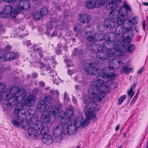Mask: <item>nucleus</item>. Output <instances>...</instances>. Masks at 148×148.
I'll list each match as a JSON object with an SVG mask.
<instances>
[{"mask_svg": "<svg viewBox=\"0 0 148 148\" xmlns=\"http://www.w3.org/2000/svg\"><path fill=\"white\" fill-rule=\"evenodd\" d=\"M106 75V73L105 75L103 73L102 75H99L88 90V95L95 101H100L104 96L103 93L110 90H112L117 87V84L114 82L110 84L109 86L104 84L111 80L114 77H110V78L107 79Z\"/></svg>", "mask_w": 148, "mask_h": 148, "instance_id": "f257e3e1", "label": "nucleus"}, {"mask_svg": "<svg viewBox=\"0 0 148 148\" xmlns=\"http://www.w3.org/2000/svg\"><path fill=\"white\" fill-rule=\"evenodd\" d=\"M35 100V96L32 95H30L25 100L24 103H19L17 104L14 108L13 112L14 114L16 116V119L20 121L13 120L12 121V124L15 127H18L20 126L22 128H27V123H24L23 120L27 119L28 115H30L31 114L29 112L31 110L26 108L25 106H30Z\"/></svg>", "mask_w": 148, "mask_h": 148, "instance_id": "f03ea898", "label": "nucleus"}, {"mask_svg": "<svg viewBox=\"0 0 148 148\" xmlns=\"http://www.w3.org/2000/svg\"><path fill=\"white\" fill-rule=\"evenodd\" d=\"M1 101H5L7 105L14 106L18 102H21L26 98L25 90L14 86L11 87L10 90H4L0 93Z\"/></svg>", "mask_w": 148, "mask_h": 148, "instance_id": "7ed1b4c3", "label": "nucleus"}, {"mask_svg": "<svg viewBox=\"0 0 148 148\" xmlns=\"http://www.w3.org/2000/svg\"><path fill=\"white\" fill-rule=\"evenodd\" d=\"M111 45L110 43V45ZM113 45L112 48L108 49L105 48V46L103 45V48H102L100 45H93V48L91 49L92 52H96V57L97 59L101 61L104 60L110 59V58L114 56H118L121 54L120 51L116 50L115 52L114 45Z\"/></svg>", "mask_w": 148, "mask_h": 148, "instance_id": "20e7f679", "label": "nucleus"}, {"mask_svg": "<svg viewBox=\"0 0 148 148\" xmlns=\"http://www.w3.org/2000/svg\"><path fill=\"white\" fill-rule=\"evenodd\" d=\"M122 30H120L118 28L116 29V34L117 36L118 35L120 36L121 38L117 41H114L110 42L111 45H114L115 52H116V50L121 51V54L119 56L122 55L123 51L121 49V47L124 48L129 53L132 52L135 48V47L134 45H129L131 42V39L128 36L127 37H123V34L122 33Z\"/></svg>", "mask_w": 148, "mask_h": 148, "instance_id": "39448f33", "label": "nucleus"}, {"mask_svg": "<svg viewBox=\"0 0 148 148\" xmlns=\"http://www.w3.org/2000/svg\"><path fill=\"white\" fill-rule=\"evenodd\" d=\"M88 97H85L84 98L83 103L85 105V108L86 109L90 110L87 111L86 113V116L88 119H93L96 117V115L92 111H96L95 109L96 106L94 102H96L90 97L88 95Z\"/></svg>", "mask_w": 148, "mask_h": 148, "instance_id": "423d86ee", "label": "nucleus"}, {"mask_svg": "<svg viewBox=\"0 0 148 148\" xmlns=\"http://www.w3.org/2000/svg\"><path fill=\"white\" fill-rule=\"evenodd\" d=\"M112 59V61H110V64H111V66L109 67H106L103 68L102 71V73L105 74L106 73V77H107V79L110 78V77H114V74L112 73H108L109 71L112 70L114 69H116L119 68L121 66L122 64V61L120 60H116L115 59H112V58H110V60Z\"/></svg>", "mask_w": 148, "mask_h": 148, "instance_id": "0eeeda50", "label": "nucleus"}, {"mask_svg": "<svg viewBox=\"0 0 148 148\" xmlns=\"http://www.w3.org/2000/svg\"><path fill=\"white\" fill-rule=\"evenodd\" d=\"M125 8H121L119 12L116 10L111 11L109 13V16L112 19H115L119 15L123 16H126L128 14V11H131V8L128 4L125 3L124 5Z\"/></svg>", "mask_w": 148, "mask_h": 148, "instance_id": "6e6552de", "label": "nucleus"}, {"mask_svg": "<svg viewBox=\"0 0 148 148\" xmlns=\"http://www.w3.org/2000/svg\"><path fill=\"white\" fill-rule=\"evenodd\" d=\"M52 99L50 96L45 97L43 100L39 102L37 105V108L40 112H44L50 110V104L52 103Z\"/></svg>", "mask_w": 148, "mask_h": 148, "instance_id": "1a4fd4ad", "label": "nucleus"}, {"mask_svg": "<svg viewBox=\"0 0 148 148\" xmlns=\"http://www.w3.org/2000/svg\"><path fill=\"white\" fill-rule=\"evenodd\" d=\"M58 112V108L55 106L51 107V110L45 111L43 112L41 116V119L45 123H49L51 120L50 114H51L53 116H55Z\"/></svg>", "mask_w": 148, "mask_h": 148, "instance_id": "9d476101", "label": "nucleus"}, {"mask_svg": "<svg viewBox=\"0 0 148 148\" xmlns=\"http://www.w3.org/2000/svg\"><path fill=\"white\" fill-rule=\"evenodd\" d=\"M29 7L28 2L26 1H21L20 2L19 5L16 6L15 9L10 13V15L13 18L16 17L18 13L21 12L23 10L27 9Z\"/></svg>", "mask_w": 148, "mask_h": 148, "instance_id": "9b49d317", "label": "nucleus"}, {"mask_svg": "<svg viewBox=\"0 0 148 148\" xmlns=\"http://www.w3.org/2000/svg\"><path fill=\"white\" fill-rule=\"evenodd\" d=\"M89 123V121L87 119H84L82 117H78L74 121V124L78 128L80 127H85Z\"/></svg>", "mask_w": 148, "mask_h": 148, "instance_id": "f8f14e48", "label": "nucleus"}, {"mask_svg": "<svg viewBox=\"0 0 148 148\" xmlns=\"http://www.w3.org/2000/svg\"><path fill=\"white\" fill-rule=\"evenodd\" d=\"M85 71L87 73L90 74V75H95L98 72H99V75H102L100 73L101 70L99 69H98L97 68L95 67L94 66L90 64H88L86 66L85 69Z\"/></svg>", "mask_w": 148, "mask_h": 148, "instance_id": "ddd939ff", "label": "nucleus"}, {"mask_svg": "<svg viewBox=\"0 0 148 148\" xmlns=\"http://www.w3.org/2000/svg\"><path fill=\"white\" fill-rule=\"evenodd\" d=\"M64 125H60L58 123L53 130V133L54 135H61L62 133L66 134L65 128H66Z\"/></svg>", "mask_w": 148, "mask_h": 148, "instance_id": "4468645a", "label": "nucleus"}, {"mask_svg": "<svg viewBox=\"0 0 148 148\" xmlns=\"http://www.w3.org/2000/svg\"><path fill=\"white\" fill-rule=\"evenodd\" d=\"M15 57V54L12 52L3 53L0 55V61H4L14 59Z\"/></svg>", "mask_w": 148, "mask_h": 148, "instance_id": "2eb2a0df", "label": "nucleus"}, {"mask_svg": "<svg viewBox=\"0 0 148 148\" xmlns=\"http://www.w3.org/2000/svg\"><path fill=\"white\" fill-rule=\"evenodd\" d=\"M78 128L73 123L70 124L67 128H65L66 134L68 133L69 135L74 134L76 132Z\"/></svg>", "mask_w": 148, "mask_h": 148, "instance_id": "dca6fc26", "label": "nucleus"}, {"mask_svg": "<svg viewBox=\"0 0 148 148\" xmlns=\"http://www.w3.org/2000/svg\"><path fill=\"white\" fill-rule=\"evenodd\" d=\"M61 114L62 115L60 116L59 118L60 122H59L58 123L60 124V125H64L66 127H67L65 124L68 123L70 119L68 116H67L65 112H62Z\"/></svg>", "mask_w": 148, "mask_h": 148, "instance_id": "f3484780", "label": "nucleus"}, {"mask_svg": "<svg viewBox=\"0 0 148 148\" xmlns=\"http://www.w3.org/2000/svg\"><path fill=\"white\" fill-rule=\"evenodd\" d=\"M42 140L44 143L49 145L52 143L53 139L51 136L48 135L42 137Z\"/></svg>", "mask_w": 148, "mask_h": 148, "instance_id": "a211bd4d", "label": "nucleus"}, {"mask_svg": "<svg viewBox=\"0 0 148 148\" xmlns=\"http://www.w3.org/2000/svg\"><path fill=\"white\" fill-rule=\"evenodd\" d=\"M29 128L28 130V134L29 137L33 139H35L37 138L38 133L36 130L32 127H30V126H29Z\"/></svg>", "mask_w": 148, "mask_h": 148, "instance_id": "6ab92c4d", "label": "nucleus"}, {"mask_svg": "<svg viewBox=\"0 0 148 148\" xmlns=\"http://www.w3.org/2000/svg\"><path fill=\"white\" fill-rule=\"evenodd\" d=\"M104 23L105 27L109 29L113 28L115 24L114 21L109 18H107L105 19L104 21Z\"/></svg>", "mask_w": 148, "mask_h": 148, "instance_id": "aec40b11", "label": "nucleus"}, {"mask_svg": "<svg viewBox=\"0 0 148 148\" xmlns=\"http://www.w3.org/2000/svg\"><path fill=\"white\" fill-rule=\"evenodd\" d=\"M87 40L91 43H94L97 42L98 40L101 41V39L99 38L98 36V34H96L94 36H90L87 38Z\"/></svg>", "mask_w": 148, "mask_h": 148, "instance_id": "412c9836", "label": "nucleus"}, {"mask_svg": "<svg viewBox=\"0 0 148 148\" xmlns=\"http://www.w3.org/2000/svg\"><path fill=\"white\" fill-rule=\"evenodd\" d=\"M111 0H106V1L109 4H107L106 6L107 9L108 10L113 9L116 8L117 4L114 2V1H111Z\"/></svg>", "mask_w": 148, "mask_h": 148, "instance_id": "4be33fe9", "label": "nucleus"}, {"mask_svg": "<svg viewBox=\"0 0 148 148\" xmlns=\"http://www.w3.org/2000/svg\"><path fill=\"white\" fill-rule=\"evenodd\" d=\"M44 123L42 121L38 120L36 121L33 124L34 129L36 130H40Z\"/></svg>", "mask_w": 148, "mask_h": 148, "instance_id": "5701e85b", "label": "nucleus"}, {"mask_svg": "<svg viewBox=\"0 0 148 148\" xmlns=\"http://www.w3.org/2000/svg\"><path fill=\"white\" fill-rule=\"evenodd\" d=\"M90 16L86 14L81 15L79 18V19L81 22L83 23H88L90 20Z\"/></svg>", "mask_w": 148, "mask_h": 148, "instance_id": "b1692460", "label": "nucleus"}, {"mask_svg": "<svg viewBox=\"0 0 148 148\" xmlns=\"http://www.w3.org/2000/svg\"><path fill=\"white\" fill-rule=\"evenodd\" d=\"M86 7L88 8L91 9L95 7V0H88L86 3Z\"/></svg>", "mask_w": 148, "mask_h": 148, "instance_id": "393cba45", "label": "nucleus"}, {"mask_svg": "<svg viewBox=\"0 0 148 148\" xmlns=\"http://www.w3.org/2000/svg\"><path fill=\"white\" fill-rule=\"evenodd\" d=\"M40 134L42 135H45L48 133L49 131V128L47 125L44 123L41 129Z\"/></svg>", "mask_w": 148, "mask_h": 148, "instance_id": "a878e982", "label": "nucleus"}, {"mask_svg": "<svg viewBox=\"0 0 148 148\" xmlns=\"http://www.w3.org/2000/svg\"><path fill=\"white\" fill-rule=\"evenodd\" d=\"M132 68L129 67L127 66H123L121 69L120 72L121 73H128L132 71Z\"/></svg>", "mask_w": 148, "mask_h": 148, "instance_id": "bb28decb", "label": "nucleus"}, {"mask_svg": "<svg viewBox=\"0 0 148 148\" xmlns=\"http://www.w3.org/2000/svg\"><path fill=\"white\" fill-rule=\"evenodd\" d=\"M106 0H95L96 8H99L103 6L105 4Z\"/></svg>", "mask_w": 148, "mask_h": 148, "instance_id": "cd10ccee", "label": "nucleus"}, {"mask_svg": "<svg viewBox=\"0 0 148 148\" xmlns=\"http://www.w3.org/2000/svg\"><path fill=\"white\" fill-rule=\"evenodd\" d=\"M3 10L4 12H5L6 14H9L13 10V7L11 5H7L5 7Z\"/></svg>", "mask_w": 148, "mask_h": 148, "instance_id": "c85d7f7f", "label": "nucleus"}, {"mask_svg": "<svg viewBox=\"0 0 148 148\" xmlns=\"http://www.w3.org/2000/svg\"><path fill=\"white\" fill-rule=\"evenodd\" d=\"M73 112L74 111L72 107H70L67 110L66 113H65V114L67 116L69 117L70 119V116L73 114Z\"/></svg>", "mask_w": 148, "mask_h": 148, "instance_id": "c756f323", "label": "nucleus"}, {"mask_svg": "<svg viewBox=\"0 0 148 148\" xmlns=\"http://www.w3.org/2000/svg\"><path fill=\"white\" fill-rule=\"evenodd\" d=\"M119 15L120 16H121V17H119L118 18L117 20V23L118 25L121 26L123 25L125 21V20L123 18V17L124 16H120V15Z\"/></svg>", "mask_w": 148, "mask_h": 148, "instance_id": "7c9ffc66", "label": "nucleus"}, {"mask_svg": "<svg viewBox=\"0 0 148 148\" xmlns=\"http://www.w3.org/2000/svg\"><path fill=\"white\" fill-rule=\"evenodd\" d=\"M136 86V85L135 84H133L129 90L128 92V95L129 96H130L131 97V98L133 96V95L134 93H133V88H134Z\"/></svg>", "mask_w": 148, "mask_h": 148, "instance_id": "2f4dec72", "label": "nucleus"}, {"mask_svg": "<svg viewBox=\"0 0 148 148\" xmlns=\"http://www.w3.org/2000/svg\"><path fill=\"white\" fill-rule=\"evenodd\" d=\"M128 22L129 23H131L132 25H136L138 23V19L137 16H134L132 20H129Z\"/></svg>", "mask_w": 148, "mask_h": 148, "instance_id": "473e14b6", "label": "nucleus"}, {"mask_svg": "<svg viewBox=\"0 0 148 148\" xmlns=\"http://www.w3.org/2000/svg\"><path fill=\"white\" fill-rule=\"evenodd\" d=\"M110 34H106L105 36H104L103 38L104 40L107 41L106 42V44L107 45H108V44H107V42H110L111 41L110 38Z\"/></svg>", "mask_w": 148, "mask_h": 148, "instance_id": "72a5a7b5", "label": "nucleus"}, {"mask_svg": "<svg viewBox=\"0 0 148 148\" xmlns=\"http://www.w3.org/2000/svg\"><path fill=\"white\" fill-rule=\"evenodd\" d=\"M47 9L46 8H42L40 11V14L41 15H45L47 13Z\"/></svg>", "mask_w": 148, "mask_h": 148, "instance_id": "f704fd0d", "label": "nucleus"}, {"mask_svg": "<svg viewBox=\"0 0 148 148\" xmlns=\"http://www.w3.org/2000/svg\"><path fill=\"white\" fill-rule=\"evenodd\" d=\"M55 136V141L57 143H60L62 139L61 135H56Z\"/></svg>", "mask_w": 148, "mask_h": 148, "instance_id": "c9c22d12", "label": "nucleus"}, {"mask_svg": "<svg viewBox=\"0 0 148 148\" xmlns=\"http://www.w3.org/2000/svg\"><path fill=\"white\" fill-rule=\"evenodd\" d=\"M126 95H124L121 97L120 98H119V99L118 102V104L119 105H121L123 101L126 98Z\"/></svg>", "mask_w": 148, "mask_h": 148, "instance_id": "e433bc0d", "label": "nucleus"}, {"mask_svg": "<svg viewBox=\"0 0 148 148\" xmlns=\"http://www.w3.org/2000/svg\"><path fill=\"white\" fill-rule=\"evenodd\" d=\"M41 15L38 13H36L34 14L33 17L36 20L39 19L41 17Z\"/></svg>", "mask_w": 148, "mask_h": 148, "instance_id": "4c0bfd02", "label": "nucleus"}, {"mask_svg": "<svg viewBox=\"0 0 148 148\" xmlns=\"http://www.w3.org/2000/svg\"><path fill=\"white\" fill-rule=\"evenodd\" d=\"M8 14H6L5 12L4 11V10L3 11L0 12V16L2 18H5L6 17Z\"/></svg>", "mask_w": 148, "mask_h": 148, "instance_id": "58836bf2", "label": "nucleus"}, {"mask_svg": "<svg viewBox=\"0 0 148 148\" xmlns=\"http://www.w3.org/2000/svg\"><path fill=\"white\" fill-rule=\"evenodd\" d=\"M5 87L4 85L2 83L0 82V93L3 92L4 90H6L5 89Z\"/></svg>", "mask_w": 148, "mask_h": 148, "instance_id": "ea45409f", "label": "nucleus"}, {"mask_svg": "<svg viewBox=\"0 0 148 148\" xmlns=\"http://www.w3.org/2000/svg\"><path fill=\"white\" fill-rule=\"evenodd\" d=\"M80 27H81L80 25L75 27L74 28V30L75 31L77 32H80L81 31L80 29Z\"/></svg>", "mask_w": 148, "mask_h": 148, "instance_id": "a19ab883", "label": "nucleus"}, {"mask_svg": "<svg viewBox=\"0 0 148 148\" xmlns=\"http://www.w3.org/2000/svg\"><path fill=\"white\" fill-rule=\"evenodd\" d=\"M139 92L138 91L137 92L136 95L134 96V97L132 99V102L133 103H134L136 101L137 98V96L139 94Z\"/></svg>", "mask_w": 148, "mask_h": 148, "instance_id": "79ce46f5", "label": "nucleus"}, {"mask_svg": "<svg viewBox=\"0 0 148 148\" xmlns=\"http://www.w3.org/2000/svg\"><path fill=\"white\" fill-rule=\"evenodd\" d=\"M74 73V71L73 70H69L68 71V74L70 75H72Z\"/></svg>", "mask_w": 148, "mask_h": 148, "instance_id": "37998d69", "label": "nucleus"}, {"mask_svg": "<svg viewBox=\"0 0 148 148\" xmlns=\"http://www.w3.org/2000/svg\"><path fill=\"white\" fill-rule=\"evenodd\" d=\"M40 86L41 87H43L45 85V83L42 82H40L39 83Z\"/></svg>", "mask_w": 148, "mask_h": 148, "instance_id": "c03bdc74", "label": "nucleus"}, {"mask_svg": "<svg viewBox=\"0 0 148 148\" xmlns=\"http://www.w3.org/2000/svg\"><path fill=\"white\" fill-rule=\"evenodd\" d=\"M54 92V94H55L57 96H58L59 95V92L57 91V90H55V92H53V91H51V92Z\"/></svg>", "mask_w": 148, "mask_h": 148, "instance_id": "a18cd8bd", "label": "nucleus"}, {"mask_svg": "<svg viewBox=\"0 0 148 148\" xmlns=\"http://www.w3.org/2000/svg\"><path fill=\"white\" fill-rule=\"evenodd\" d=\"M57 34V32L55 31H54L51 34V36L53 37L56 36Z\"/></svg>", "mask_w": 148, "mask_h": 148, "instance_id": "49530a36", "label": "nucleus"}, {"mask_svg": "<svg viewBox=\"0 0 148 148\" xmlns=\"http://www.w3.org/2000/svg\"><path fill=\"white\" fill-rule=\"evenodd\" d=\"M3 1L8 3H11L14 1L15 0H3Z\"/></svg>", "mask_w": 148, "mask_h": 148, "instance_id": "de8ad7c7", "label": "nucleus"}, {"mask_svg": "<svg viewBox=\"0 0 148 148\" xmlns=\"http://www.w3.org/2000/svg\"><path fill=\"white\" fill-rule=\"evenodd\" d=\"M72 100H73V102L75 103H77V100L74 97H73V98H72Z\"/></svg>", "mask_w": 148, "mask_h": 148, "instance_id": "09e8293b", "label": "nucleus"}, {"mask_svg": "<svg viewBox=\"0 0 148 148\" xmlns=\"http://www.w3.org/2000/svg\"><path fill=\"white\" fill-rule=\"evenodd\" d=\"M138 27L136 26L134 28V30L136 31L137 32H138Z\"/></svg>", "mask_w": 148, "mask_h": 148, "instance_id": "8fccbe9b", "label": "nucleus"}, {"mask_svg": "<svg viewBox=\"0 0 148 148\" xmlns=\"http://www.w3.org/2000/svg\"><path fill=\"white\" fill-rule=\"evenodd\" d=\"M119 125H118L116 126V127H115V130L116 131H117L119 130Z\"/></svg>", "mask_w": 148, "mask_h": 148, "instance_id": "3c124183", "label": "nucleus"}, {"mask_svg": "<svg viewBox=\"0 0 148 148\" xmlns=\"http://www.w3.org/2000/svg\"><path fill=\"white\" fill-rule=\"evenodd\" d=\"M11 49V47L9 45H7L6 46V49L7 50H10Z\"/></svg>", "mask_w": 148, "mask_h": 148, "instance_id": "603ef678", "label": "nucleus"}, {"mask_svg": "<svg viewBox=\"0 0 148 148\" xmlns=\"http://www.w3.org/2000/svg\"><path fill=\"white\" fill-rule=\"evenodd\" d=\"M30 44H31V42H30V41L28 40L27 41V42L26 43V45L27 46L30 45Z\"/></svg>", "mask_w": 148, "mask_h": 148, "instance_id": "864d4df0", "label": "nucleus"}, {"mask_svg": "<svg viewBox=\"0 0 148 148\" xmlns=\"http://www.w3.org/2000/svg\"><path fill=\"white\" fill-rule=\"evenodd\" d=\"M142 71H143V68H141V69H140V70H139L138 71V73L140 74Z\"/></svg>", "mask_w": 148, "mask_h": 148, "instance_id": "5fc2aeb1", "label": "nucleus"}, {"mask_svg": "<svg viewBox=\"0 0 148 148\" xmlns=\"http://www.w3.org/2000/svg\"><path fill=\"white\" fill-rule=\"evenodd\" d=\"M37 76H38V75L36 73H34L33 75V77L34 78L37 77Z\"/></svg>", "mask_w": 148, "mask_h": 148, "instance_id": "6e6d98bb", "label": "nucleus"}, {"mask_svg": "<svg viewBox=\"0 0 148 148\" xmlns=\"http://www.w3.org/2000/svg\"><path fill=\"white\" fill-rule=\"evenodd\" d=\"M75 88L76 90H77L79 89V87L78 85H75Z\"/></svg>", "mask_w": 148, "mask_h": 148, "instance_id": "4d7b16f0", "label": "nucleus"}, {"mask_svg": "<svg viewBox=\"0 0 148 148\" xmlns=\"http://www.w3.org/2000/svg\"><path fill=\"white\" fill-rule=\"evenodd\" d=\"M145 21H144L143 23V28L144 30H145Z\"/></svg>", "mask_w": 148, "mask_h": 148, "instance_id": "13d9d810", "label": "nucleus"}, {"mask_svg": "<svg viewBox=\"0 0 148 148\" xmlns=\"http://www.w3.org/2000/svg\"><path fill=\"white\" fill-rule=\"evenodd\" d=\"M78 79V77L77 76H75V77L74 78L75 80L76 81H77V80Z\"/></svg>", "mask_w": 148, "mask_h": 148, "instance_id": "bf43d9fd", "label": "nucleus"}, {"mask_svg": "<svg viewBox=\"0 0 148 148\" xmlns=\"http://www.w3.org/2000/svg\"><path fill=\"white\" fill-rule=\"evenodd\" d=\"M2 26L1 25H0V32H1L3 30Z\"/></svg>", "mask_w": 148, "mask_h": 148, "instance_id": "052dcab7", "label": "nucleus"}, {"mask_svg": "<svg viewBox=\"0 0 148 148\" xmlns=\"http://www.w3.org/2000/svg\"><path fill=\"white\" fill-rule=\"evenodd\" d=\"M64 96L65 99H66V96H67V94L66 92L64 93Z\"/></svg>", "mask_w": 148, "mask_h": 148, "instance_id": "680f3d73", "label": "nucleus"}, {"mask_svg": "<svg viewBox=\"0 0 148 148\" xmlns=\"http://www.w3.org/2000/svg\"><path fill=\"white\" fill-rule=\"evenodd\" d=\"M64 100H66V101H68L69 98L67 97V96H66V99H65L64 98Z\"/></svg>", "mask_w": 148, "mask_h": 148, "instance_id": "e2e57ef3", "label": "nucleus"}, {"mask_svg": "<svg viewBox=\"0 0 148 148\" xmlns=\"http://www.w3.org/2000/svg\"><path fill=\"white\" fill-rule=\"evenodd\" d=\"M143 4L147 6V5H148V3H147V2L144 3Z\"/></svg>", "mask_w": 148, "mask_h": 148, "instance_id": "0e129e2a", "label": "nucleus"}, {"mask_svg": "<svg viewBox=\"0 0 148 148\" xmlns=\"http://www.w3.org/2000/svg\"><path fill=\"white\" fill-rule=\"evenodd\" d=\"M27 78H28L30 77V76L29 75H27Z\"/></svg>", "mask_w": 148, "mask_h": 148, "instance_id": "69168bd1", "label": "nucleus"}, {"mask_svg": "<svg viewBox=\"0 0 148 148\" xmlns=\"http://www.w3.org/2000/svg\"><path fill=\"white\" fill-rule=\"evenodd\" d=\"M40 57H43V55H40Z\"/></svg>", "mask_w": 148, "mask_h": 148, "instance_id": "338daca9", "label": "nucleus"}, {"mask_svg": "<svg viewBox=\"0 0 148 148\" xmlns=\"http://www.w3.org/2000/svg\"><path fill=\"white\" fill-rule=\"evenodd\" d=\"M118 148H121V147L120 146V147H119Z\"/></svg>", "mask_w": 148, "mask_h": 148, "instance_id": "774afa93", "label": "nucleus"}]
</instances>
